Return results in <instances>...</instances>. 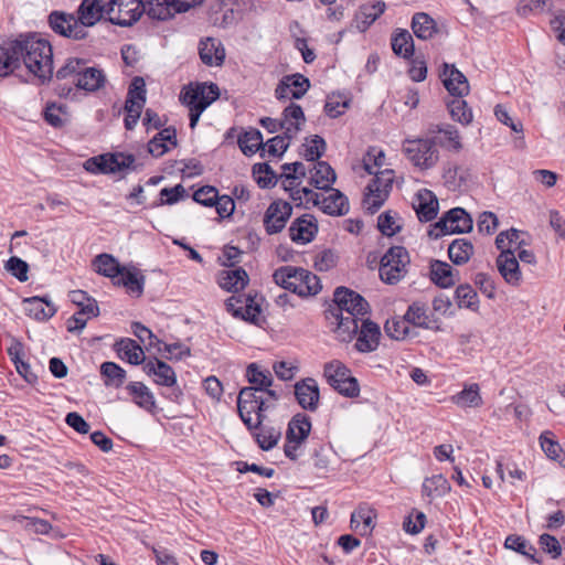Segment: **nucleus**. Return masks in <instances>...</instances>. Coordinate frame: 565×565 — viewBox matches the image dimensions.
<instances>
[{"label":"nucleus","instance_id":"nucleus-1","mask_svg":"<svg viewBox=\"0 0 565 565\" xmlns=\"http://www.w3.org/2000/svg\"><path fill=\"white\" fill-rule=\"evenodd\" d=\"M333 302L326 311V319L340 341L348 342L358 333L359 320L369 312L367 301L358 292L338 287Z\"/></svg>","mask_w":565,"mask_h":565},{"label":"nucleus","instance_id":"nucleus-2","mask_svg":"<svg viewBox=\"0 0 565 565\" xmlns=\"http://www.w3.org/2000/svg\"><path fill=\"white\" fill-rule=\"evenodd\" d=\"M15 47L30 73L42 83L50 81L53 75V50L51 43L35 34L20 35Z\"/></svg>","mask_w":565,"mask_h":565},{"label":"nucleus","instance_id":"nucleus-3","mask_svg":"<svg viewBox=\"0 0 565 565\" xmlns=\"http://www.w3.org/2000/svg\"><path fill=\"white\" fill-rule=\"evenodd\" d=\"M279 399L276 391L256 393V388H242L237 397L239 417L249 430L258 428L265 420V412L275 407Z\"/></svg>","mask_w":565,"mask_h":565},{"label":"nucleus","instance_id":"nucleus-4","mask_svg":"<svg viewBox=\"0 0 565 565\" xmlns=\"http://www.w3.org/2000/svg\"><path fill=\"white\" fill-rule=\"evenodd\" d=\"M220 97V88L214 83H190L184 86L179 100L188 108L190 127L194 129L202 113Z\"/></svg>","mask_w":565,"mask_h":565},{"label":"nucleus","instance_id":"nucleus-5","mask_svg":"<svg viewBox=\"0 0 565 565\" xmlns=\"http://www.w3.org/2000/svg\"><path fill=\"white\" fill-rule=\"evenodd\" d=\"M273 278L278 286L301 297L315 296L321 290L318 276L300 267L282 266L275 270Z\"/></svg>","mask_w":565,"mask_h":565},{"label":"nucleus","instance_id":"nucleus-6","mask_svg":"<svg viewBox=\"0 0 565 565\" xmlns=\"http://www.w3.org/2000/svg\"><path fill=\"white\" fill-rule=\"evenodd\" d=\"M402 151L411 163L422 171L433 169L439 161L436 140L428 135L425 138H406Z\"/></svg>","mask_w":565,"mask_h":565},{"label":"nucleus","instance_id":"nucleus-7","mask_svg":"<svg viewBox=\"0 0 565 565\" xmlns=\"http://www.w3.org/2000/svg\"><path fill=\"white\" fill-rule=\"evenodd\" d=\"M323 377L328 384L339 394L353 398L360 394V385L351 371L339 360H333L324 364Z\"/></svg>","mask_w":565,"mask_h":565},{"label":"nucleus","instance_id":"nucleus-8","mask_svg":"<svg viewBox=\"0 0 565 565\" xmlns=\"http://www.w3.org/2000/svg\"><path fill=\"white\" fill-rule=\"evenodd\" d=\"M135 157L130 153H105L87 159L84 163L86 171L97 174L117 173L126 170H135Z\"/></svg>","mask_w":565,"mask_h":565},{"label":"nucleus","instance_id":"nucleus-9","mask_svg":"<svg viewBox=\"0 0 565 565\" xmlns=\"http://www.w3.org/2000/svg\"><path fill=\"white\" fill-rule=\"evenodd\" d=\"M409 255L405 247L393 246L382 257L380 265L381 279L390 285L398 282L406 274Z\"/></svg>","mask_w":565,"mask_h":565},{"label":"nucleus","instance_id":"nucleus-10","mask_svg":"<svg viewBox=\"0 0 565 565\" xmlns=\"http://www.w3.org/2000/svg\"><path fill=\"white\" fill-rule=\"evenodd\" d=\"M106 18L113 24L130 26L136 23L145 12L143 0H105Z\"/></svg>","mask_w":565,"mask_h":565},{"label":"nucleus","instance_id":"nucleus-11","mask_svg":"<svg viewBox=\"0 0 565 565\" xmlns=\"http://www.w3.org/2000/svg\"><path fill=\"white\" fill-rule=\"evenodd\" d=\"M146 94L145 79L140 76L134 77L129 85L125 102V111L127 114L125 117L126 129L131 130L137 125L146 104Z\"/></svg>","mask_w":565,"mask_h":565},{"label":"nucleus","instance_id":"nucleus-12","mask_svg":"<svg viewBox=\"0 0 565 565\" xmlns=\"http://www.w3.org/2000/svg\"><path fill=\"white\" fill-rule=\"evenodd\" d=\"M49 25L56 33L72 40H82L87 36V30L78 22L72 13L64 11H52L49 14Z\"/></svg>","mask_w":565,"mask_h":565},{"label":"nucleus","instance_id":"nucleus-13","mask_svg":"<svg viewBox=\"0 0 565 565\" xmlns=\"http://www.w3.org/2000/svg\"><path fill=\"white\" fill-rule=\"evenodd\" d=\"M292 214L290 203L277 200L269 204L264 215V226L269 235L281 232Z\"/></svg>","mask_w":565,"mask_h":565},{"label":"nucleus","instance_id":"nucleus-14","mask_svg":"<svg viewBox=\"0 0 565 565\" xmlns=\"http://www.w3.org/2000/svg\"><path fill=\"white\" fill-rule=\"evenodd\" d=\"M310 88V81L302 74L296 73L284 76L275 89V97L282 99H299Z\"/></svg>","mask_w":565,"mask_h":565},{"label":"nucleus","instance_id":"nucleus-15","mask_svg":"<svg viewBox=\"0 0 565 565\" xmlns=\"http://www.w3.org/2000/svg\"><path fill=\"white\" fill-rule=\"evenodd\" d=\"M426 134L435 138L436 146L446 150L459 152L462 149L459 130L450 124H430Z\"/></svg>","mask_w":565,"mask_h":565},{"label":"nucleus","instance_id":"nucleus-16","mask_svg":"<svg viewBox=\"0 0 565 565\" xmlns=\"http://www.w3.org/2000/svg\"><path fill=\"white\" fill-rule=\"evenodd\" d=\"M359 321H361V324L358 329L356 350L363 353L376 350L381 338L379 324L364 317L360 318Z\"/></svg>","mask_w":565,"mask_h":565},{"label":"nucleus","instance_id":"nucleus-17","mask_svg":"<svg viewBox=\"0 0 565 565\" xmlns=\"http://www.w3.org/2000/svg\"><path fill=\"white\" fill-rule=\"evenodd\" d=\"M295 396L299 405L307 411L315 412L319 406L320 392L315 379L307 377L295 384Z\"/></svg>","mask_w":565,"mask_h":565},{"label":"nucleus","instance_id":"nucleus-18","mask_svg":"<svg viewBox=\"0 0 565 565\" xmlns=\"http://www.w3.org/2000/svg\"><path fill=\"white\" fill-rule=\"evenodd\" d=\"M318 232L316 220L312 215L305 214L296 218L289 227V236L294 243L305 245L310 243Z\"/></svg>","mask_w":565,"mask_h":565},{"label":"nucleus","instance_id":"nucleus-19","mask_svg":"<svg viewBox=\"0 0 565 565\" xmlns=\"http://www.w3.org/2000/svg\"><path fill=\"white\" fill-rule=\"evenodd\" d=\"M105 0H83L77 9V20L86 30L95 25L102 18L106 17Z\"/></svg>","mask_w":565,"mask_h":565},{"label":"nucleus","instance_id":"nucleus-20","mask_svg":"<svg viewBox=\"0 0 565 565\" xmlns=\"http://www.w3.org/2000/svg\"><path fill=\"white\" fill-rule=\"evenodd\" d=\"M443 76V83L452 96L463 97L468 95L470 89L468 79L455 65L445 63Z\"/></svg>","mask_w":565,"mask_h":565},{"label":"nucleus","instance_id":"nucleus-21","mask_svg":"<svg viewBox=\"0 0 565 565\" xmlns=\"http://www.w3.org/2000/svg\"><path fill=\"white\" fill-rule=\"evenodd\" d=\"M199 55L207 66H221L225 60V49L215 38H206L199 43Z\"/></svg>","mask_w":565,"mask_h":565},{"label":"nucleus","instance_id":"nucleus-22","mask_svg":"<svg viewBox=\"0 0 565 565\" xmlns=\"http://www.w3.org/2000/svg\"><path fill=\"white\" fill-rule=\"evenodd\" d=\"M25 313L38 321H46L52 318L57 308L47 297H30L23 300Z\"/></svg>","mask_w":565,"mask_h":565},{"label":"nucleus","instance_id":"nucleus-23","mask_svg":"<svg viewBox=\"0 0 565 565\" xmlns=\"http://www.w3.org/2000/svg\"><path fill=\"white\" fill-rule=\"evenodd\" d=\"M142 369L157 384L170 386L175 382L173 369L157 358L148 359Z\"/></svg>","mask_w":565,"mask_h":565},{"label":"nucleus","instance_id":"nucleus-24","mask_svg":"<svg viewBox=\"0 0 565 565\" xmlns=\"http://www.w3.org/2000/svg\"><path fill=\"white\" fill-rule=\"evenodd\" d=\"M280 121L287 138H295L306 121L302 108L291 103L284 109Z\"/></svg>","mask_w":565,"mask_h":565},{"label":"nucleus","instance_id":"nucleus-25","mask_svg":"<svg viewBox=\"0 0 565 565\" xmlns=\"http://www.w3.org/2000/svg\"><path fill=\"white\" fill-rule=\"evenodd\" d=\"M498 270L503 279L512 286H519L522 279V274L519 266V260L514 253L500 254L497 258Z\"/></svg>","mask_w":565,"mask_h":565},{"label":"nucleus","instance_id":"nucleus-26","mask_svg":"<svg viewBox=\"0 0 565 565\" xmlns=\"http://www.w3.org/2000/svg\"><path fill=\"white\" fill-rule=\"evenodd\" d=\"M438 205L436 195L430 190L424 189L417 193L414 209L420 222H430L437 215Z\"/></svg>","mask_w":565,"mask_h":565},{"label":"nucleus","instance_id":"nucleus-27","mask_svg":"<svg viewBox=\"0 0 565 565\" xmlns=\"http://www.w3.org/2000/svg\"><path fill=\"white\" fill-rule=\"evenodd\" d=\"M384 1H375L372 4H362L354 15L355 28L360 32H365L385 11Z\"/></svg>","mask_w":565,"mask_h":565},{"label":"nucleus","instance_id":"nucleus-28","mask_svg":"<svg viewBox=\"0 0 565 565\" xmlns=\"http://www.w3.org/2000/svg\"><path fill=\"white\" fill-rule=\"evenodd\" d=\"M328 196L321 194L317 206L328 215L341 216L349 212V202L347 196L337 189H329Z\"/></svg>","mask_w":565,"mask_h":565},{"label":"nucleus","instance_id":"nucleus-29","mask_svg":"<svg viewBox=\"0 0 565 565\" xmlns=\"http://www.w3.org/2000/svg\"><path fill=\"white\" fill-rule=\"evenodd\" d=\"M430 279L441 288L452 287L459 280V271L441 260L430 263Z\"/></svg>","mask_w":565,"mask_h":565},{"label":"nucleus","instance_id":"nucleus-30","mask_svg":"<svg viewBox=\"0 0 565 565\" xmlns=\"http://www.w3.org/2000/svg\"><path fill=\"white\" fill-rule=\"evenodd\" d=\"M115 350L121 360H126L130 364H145L147 361L142 348L137 341L130 338L120 339L115 343Z\"/></svg>","mask_w":565,"mask_h":565},{"label":"nucleus","instance_id":"nucleus-31","mask_svg":"<svg viewBox=\"0 0 565 565\" xmlns=\"http://www.w3.org/2000/svg\"><path fill=\"white\" fill-rule=\"evenodd\" d=\"M132 333L138 338V340L145 345L146 350H150L152 348H157L158 353H162V351L171 352L172 349H177V343L166 344L161 342L150 329L141 324L140 322H134L131 324Z\"/></svg>","mask_w":565,"mask_h":565},{"label":"nucleus","instance_id":"nucleus-32","mask_svg":"<svg viewBox=\"0 0 565 565\" xmlns=\"http://www.w3.org/2000/svg\"><path fill=\"white\" fill-rule=\"evenodd\" d=\"M247 282L248 275L243 268L223 270L218 277L220 287L234 294L243 290Z\"/></svg>","mask_w":565,"mask_h":565},{"label":"nucleus","instance_id":"nucleus-33","mask_svg":"<svg viewBox=\"0 0 565 565\" xmlns=\"http://www.w3.org/2000/svg\"><path fill=\"white\" fill-rule=\"evenodd\" d=\"M15 44L17 40H13L0 45V76H8L21 65Z\"/></svg>","mask_w":565,"mask_h":565},{"label":"nucleus","instance_id":"nucleus-34","mask_svg":"<svg viewBox=\"0 0 565 565\" xmlns=\"http://www.w3.org/2000/svg\"><path fill=\"white\" fill-rule=\"evenodd\" d=\"M374 518L375 511L367 504H361L351 514V527L360 534L365 535L375 526Z\"/></svg>","mask_w":565,"mask_h":565},{"label":"nucleus","instance_id":"nucleus-35","mask_svg":"<svg viewBox=\"0 0 565 565\" xmlns=\"http://www.w3.org/2000/svg\"><path fill=\"white\" fill-rule=\"evenodd\" d=\"M114 282L118 286H124L128 292L140 296L143 291L145 277L137 268L124 266Z\"/></svg>","mask_w":565,"mask_h":565},{"label":"nucleus","instance_id":"nucleus-36","mask_svg":"<svg viewBox=\"0 0 565 565\" xmlns=\"http://www.w3.org/2000/svg\"><path fill=\"white\" fill-rule=\"evenodd\" d=\"M145 12L156 20H168L177 13V0H145Z\"/></svg>","mask_w":565,"mask_h":565},{"label":"nucleus","instance_id":"nucleus-37","mask_svg":"<svg viewBox=\"0 0 565 565\" xmlns=\"http://www.w3.org/2000/svg\"><path fill=\"white\" fill-rule=\"evenodd\" d=\"M104 83V73L98 68L86 66L84 62L75 86L87 92H95L103 87Z\"/></svg>","mask_w":565,"mask_h":565},{"label":"nucleus","instance_id":"nucleus-38","mask_svg":"<svg viewBox=\"0 0 565 565\" xmlns=\"http://www.w3.org/2000/svg\"><path fill=\"white\" fill-rule=\"evenodd\" d=\"M246 376L252 386L247 388H256V393L266 394L267 391H271L269 387L273 384V376L268 370H263L256 363H252L247 366Z\"/></svg>","mask_w":565,"mask_h":565},{"label":"nucleus","instance_id":"nucleus-39","mask_svg":"<svg viewBox=\"0 0 565 565\" xmlns=\"http://www.w3.org/2000/svg\"><path fill=\"white\" fill-rule=\"evenodd\" d=\"M451 401L462 408H477L483 404L480 395V387L477 383L466 384L462 391L451 397Z\"/></svg>","mask_w":565,"mask_h":565},{"label":"nucleus","instance_id":"nucleus-40","mask_svg":"<svg viewBox=\"0 0 565 565\" xmlns=\"http://www.w3.org/2000/svg\"><path fill=\"white\" fill-rule=\"evenodd\" d=\"M335 172L326 161H318L311 171V183L320 190H329L335 181Z\"/></svg>","mask_w":565,"mask_h":565},{"label":"nucleus","instance_id":"nucleus-41","mask_svg":"<svg viewBox=\"0 0 565 565\" xmlns=\"http://www.w3.org/2000/svg\"><path fill=\"white\" fill-rule=\"evenodd\" d=\"M311 430V422L308 416L297 414L288 424L286 439L289 441L302 443Z\"/></svg>","mask_w":565,"mask_h":565},{"label":"nucleus","instance_id":"nucleus-42","mask_svg":"<svg viewBox=\"0 0 565 565\" xmlns=\"http://www.w3.org/2000/svg\"><path fill=\"white\" fill-rule=\"evenodd\" d=\"M411 26L414 34L419 40H429L437 32L435 20L425 12L415 13Z\"/></svg>","mask_w":565,"mask_h":565},{"label":"nucleus","instance_id":"nucleus-43","mask_svg":"<svg viewBox=\"0 0 565 565\" xmlns=\"http://www.w3.org/2000/svg\"><path fill=\"white\" fill-rule=\"evenodd\" d=\"M473 252L472 243L465 238H457L448 246V256L457 266L467 264L473 255Z\"/></svg>","mask_w":565,"mask_h":565},{"label":"nucleus","instance_id":"nucleus-44","mask_svg":"<svg viewBox=\"0 0 565 565\" xmlns=\"http://www.w3.org/2000/svg\"><path fill=\"white\" fill-rule=\"evenodd\" d=\"M392 50L401 57L409 58L414 55V41L405 29H397L392 36Z\"/></svg>","mask_w":565,"mask_h":565},{"label":"nucleus","instance_id":"nucleus-45","mask_svg":"<svg viewBox=\"0 0 565 565\" xmlns=\"http://www.w3.org/2000/svg\"><path fill=\"white\" fill-rule=\"evenodd\" d=\"M450 491V484L443 475L426 478L422 486L423 495L430 500L441 498Z\"/></svg>","mask_w":565,"mask_h":565},{"label":"nucleus","instance_id":"nucleus-46","mask_svg":"<svg viewBox=\"0 0 565 565\" xmlns=\"http://www.w3.org/2000/svg\"><path fill=\"white\" fill-rule=\"evenodd\" d=\"M96 271L99 275L111 278L114 281L121 273V266L110 254H99L94 259Z\"/></svg>","mask_w":565,"mask_h":565},{"label":"nucleus","instance_id":"nucleus-47","mask_svg":"<svg viewBox=\"0 0 565 565\" xmlns=\"http://www.w3.org/2000/svg\"><path fill=\"white\" fill-rule=\"evenodd\" d=\"M404 316L409 324L426 329L430 328L431 319L428 315V309L426 305L420 301L413 302Z\"/></svg>","mask_w":565,"mask_h":565},{"label":"nucleus","instance_id":"nucleus-48","mask_svg":"<svg viewBox=\"0 0 565 565\" xmlns=\"http://www.w3.org/2000/svg\"><path fill=\"white\" fill-rule=\"evenodd\" d=\"M450 221V232L455 233H469L472 230V218L461 207H455L447 212Z\"/></svg>","mask_w":565,"mask_h":565},{"label":"nucleus","instance_id":"nucleus-49","mask_svg":"<svg viewBox=\"0 0 565 565\" xmlns=\"http://www.w3.org/2000/svg\"><path fill=\"white\" fill-rule=\"evenodd\" d=\"M238 146L244 154L256 153L263 146V136L258 129L250 128L238 137Z\"/></svg>","mask_w":565,"mask_h":565},{"label":"nucleus","instance_id":"nucleus-50","mask_svg":"<svg viewBox=\"0 0 565 565\" xmlns=\"http://www.w3.org/2000/svg\"><path fill=\"white\" fill-rule=\"evenodd\" d=\"M134 401L140 407L151 411L154 407V398L149 388L141 382H132L127 387Z\"/></svg>","mask_w":565,"mask_h":565},{"label":"nucleus","instance_id":"nucleus-51","mask_svg":"<svg viewBox=\"0 0 565 565\" xmlns=\"http://www.w3.org/2000/svg\"><path fill=\"white\" fill-rule=\"evenodd\" d=\"M448 109L451 118L462 125L467 126L473 119L471 108L461 97L454 98L451 102H449Z\"/></svg>","mask_w":565,"mask_h":565},{"label":"nucleus","instance_id":"nucleus-52","mask_svg":"<svg viewBox=\"0 0 565 565\" xmlns=\"http://www.w3.org/2000/svg\"><path fill=\"white\" fill-rule=\"evenodd\" d=\"M257 429L258 431L255 434V437L263 450L273 449L280 439L281 431L279 428L267 427L262 424Z\"/></svg>","mask_w":565,"mask_h":565},{"label":"nucleus","instance_id":"nucleus-53","mask_svg":"<svg viewBox=\"0 0 565 565\" xmlns=\"http://www.w3.org/2000/svg\"><path fill=\"white\" fill-rule=\"evenodd\" d=\"M388 194L386 190L379 191V188L375 190L371 186H366L364 198H363V207L370 213L374 214L377 212L382 205L387 200Z\"/></svg>","mask_w":565,"mask_h":565},{"label":"nucleus","instance_id":"nucleus-54","mask_svg":"<svg viewBox=\"0 0 565 565\" xmlns=\"http://www.w3.org/2000/svg\"><path fill=\"white\" fill-rule=\"evenodd\" d=\"M159 137H154L148 143V151L153 157H161L168 150L167 141H169L172 146H177V135L175 130H173V135H170L169 130L166 129L158 134Z\"/></svg>","mask_w":565,"mask_h":565},{"label":"nucleus","instance_id":"nucleus-55","mask_svg":"<svg viewBox=\"0 0 565 565\" xmlns=\"http://www.w3.org/2000/svg\"><path fill=\"white\" fill-rule=\"evenodd\" d=\"M100 374L106 379V385L119 387L126 379V371L115 362H104L100 365Z\"/></svg>","mask_w":565,"mask_h":565},{"label":"nucleus","instance_id":"nucleus-56","mask_svg":"<svg viewBox=\"0 0 565 565\" xmlns=\"http://www.w3.org/2000/svg\"><path fill=\"white\" fill-rule=\"evenodd\" d=\"M409 322L406 320L405 316L394 317L386 321L384 326L385 333L394 340H404L409 333Z\"/></svg>","mask_w":565,"mask_h":565},{"label":"nucleus","instance_id":"nucleus-57","mask_svg":"<svg viewBox=\"0 0 565 565\" xmlns=\"http://www.w3.org/2000/svg\"><path fill=\"white\" fill-rule=\"evenodd\" d=\"M456 300L460 308L477 310L479 300L478 295L469 285H460L456 288Z\"/></svg>","mask_w":565,"mask_h":565},{"label":"nucleus","instance_id":"nucleus-58","mask_svg":"<svg viewBox=\"0 0 565 565\" xmlns=\"http://www.w3.org/2000/svg\"><path fill=\"white\" fill-rule=\"evenodd\" d=\"M84 61L79 58H68L66 63L56 72L57 79H70L72 84H76L77 76L83 68Z\"/></svg>","mask_w":565,"mask_h":565},{"label":"nucleus","instance_id":"nucleus-59","mask_svg":"<svg viewBox=\"0 0 565 565\" xmlns=\"http://www.w3.org/2000/svg\"><path fill=\"white\" fill-rule=\"evenodd\" d=\"M303 156L308 161L318 160L326 151V141L322 137L315 135L307 139L303 145Z\"/></svg>","mask_w":565,"mask_h":565},{"label":"nucleus","instance_id":"nucleus-60","mask_svg":"<svg viewBox=\"0 0 565 565\" xmlns=\"http://www.w3.org/2000/svg\"><path fill=\"white\" fill-rule=\"evenodd\" d=\"M7 271H9L13 277H15L21 282L28 280L29 265L25 260L12 256L10 257L4 265Z\"/></svg>","mask_w":565,"mask_h":565},{"label":"nucleus","instance_id":"nucleus-61","mask_svg":"<svg viewBox=\"0 0 565 565\" xmlns=\"http://www.w3.org/2000/svg\"><path fill=\"white\" fill-rule=\"evenodd\" d=\"M548 435H550V433L545 431L540 436V444H541L542 450L545 452V455L548 458H551L553 460H558L561 462V465L563 467H565V460L563 461L561 459V454H562L561 445L556 440H553L552 438H550Z\"/></svg>","mask_w":565,"mask_h":565},{"label":"nucleus","instance_id":"nucleus-62","mask_svg":"<svg viewBox=\"0 0 565 565\" xmlns=\"http://www.w3.org/2000/svg\"><path fill=\"white\" fill-rule=\"evenodd\" d=\"M253 174L260 188H270L276 184L275 173L267 163L255 164Z\"/></svg>","mask_w":565,"mask_h":565},{"label":"nucleus","instance_id":"nucleus-63","mask_svg":"<svg viewBox=\"0 0 565 565\" xmlns=\"http://www.w3.org/2000/svg\"><path fill=\"white\" fill-rule=\"evenodd\" d=\"M243 300V310L241 313V318L256 323L259 315H260V306L256 301L255 297H252L250 295H242Z\"/></svg>","mask_w":565,"mask_h":565},{"label":"nucleus","instance_id":"nucleus-64","mask_svg":"<svg viewBox=\"0 0 565 565\" xmlns=\"http://www.w3.org/2000/svg\"><path fill=\"white\" fill-rule=\"evenodd\" d=\"M384 151L377 147H371L363 159L365 171L372 174L374 169H380L384 164Z\"/></svg>","mask_w":565,"mask_h":565}]
</instances>
